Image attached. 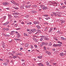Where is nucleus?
Returning <instances> with one entry per match:
<instances>
[{
    "label": "nucleus",
    "mask_w": 66,
    "mask_h": 66,
    "mask_svg": "<svg viewBox=\"0 0 66 66\" xmlns=\"http://www.w3.org/2000/svg\"><path fill=\"white\" fill-rule=\"evenodd\" d=\"M2 44L3 48H5V43H4V42H2Z\"/></svg>",
    "instance_id": "obj_1"
},
{
    "label": "nucleus",
    "mask_w": 66,
    "mask_h": 66,
    "mask_svg": "<svg viewBox=\"0 0 66 66\" xmlns=\"http://www.w3.org/2000/svg\"><path fill=\"white\" fill-rule=\"evenodd\" d=\"M31 31L32 32V33L33 32H35L36 31V30L35 28L32 29H30Z\"/></svg>",
    "instance_id": "obj_2"
},
{
    "label": "nucleus",
    "mask_w": 66,
    "mask_h": 66,
    "mask_svg": "<svg viewBox=\"0 0 66 66\" xmlns=\"http://www.w3.org/2000/svg\"><path fill=\"white\" fill-rule=\"evenodd\" d=\"M9 21H7L6 22H5V23H4L3 24V25H4V26H7V25L8 24H9Z\"/></svg>",
    "instance_id": "obj_3"
},
{
    "label": "nucleus",
    "mask_w": 66,
    "mask_h": 66,
    "mask_svg": "<svg viewBox=\"0 0 66 66\" xmlns=\"http://www.w3.org/2000/svg\"><path fill=\"white\" fill-rule=\"evenodd\" d=\"M16 33H17V35H18V36L17 38H19V37H20V35L19 34V33H18V32L17 31H16L15 32Z\"/></svg>",
    "instance_id": "obj_4"
},
{
    "label": "nucleus",
    "mask_w": 66,
    "mask_h": 66,
    "mask_svg": "<svg viewBox=\"0 0 66 66\" xmlns=\"http://www.w3.org/2000/svg\"><path fill=\"white\" fill-rule=\"evenodd\" d=\"M34 23L35 24H39V22L38 21H35L34 22Z\"/></svg>",
    "instance_id": "obj_5"
},
{
    "label": "nucleus",
    "mask_w": 66,
    "mask_h": 66,
    "mask_svg": "<svg viewBox=\"0 0 66 66\" xmlns=\"http://www.w3.org/2000/svg\"><path fill=\"white\" fill-rule=\"evenodd\" d=\"M41 38L40 39V41H42L43 40V38H45V36H41Z\"/></svg>",
    "instance_id": "obj_6"
},
{
    "label": "nucleus",
    "mask_w": 66,
    "mask_h": 66,
    "mask_svg": "<svg viewBox=\"0 0 66 66\" xmlns=\"http://www.w3.org/2000/svg\"><path fill=\"white\" fill-rule=\"evenodd\" d=\"M32 39L34 40V41H35V42L37 43L38 42V40H37L36 39V38H33Z\"/></svg>",
    "instance_id": "obj_7"
},
{
    "label": "nucleus",
    "mask_w": 66,
    "mask_h": 66,
    "mask_svg": "<svg viewBox=\"0 0 66 66\" xmlns=\"http://www.w3.org/2000/svg\"><path fill=\"white\" fill-rule=\"evenodd\" d=\"M49 2H51V3L52 4H56V3L55 2V1H54L53 2L50 1Z\"/></svg>",
    "instance_id": "obj_8"
},
{
    "label": "nucleus",
    "mask_w": 66,
    "mask_h": 66,
    "mask_svg": "<svg viewBox=\"0 0 66 66\" xmlns=\"http://www.w3.org/2000/svg\"><path fill=\"white\" fill-rule=\"evenodd\" d=\"M47 9H48V7H46L45 6H44L42 8L43 10H47Z\"/></svg>",
    "instance_id": "obj_9"
},
{
    "label": "nucleus",
    "mask_w": 66,
    "mask_h": 66,
    "mask_svg": "<svg viewBox=\"0 0 66 66\" xmlns=\"http://www.w3.org/2000/svg\"><path fill=\"white\" fill-rule=\"evenodd\" d=\"M38 65H39L38 66H44V65L42 64V63H40L37 64Z\"/></svg>",
    "instance_id": "obj_10"
},
{
    "label": "nucleus",
    "mask_w": 66,
    "mask_h": 66,
    "mask_svg": "<svg viewBox=\"0 0 66 66\" xmlns=\"http://www.w3.org/2000/svg\"><path fill=\"white\" fill-rule=\"evenodd\" d=\"M45 53H46L47 54H48V55H50L51 54V53L50 52L48 51H46L45 52Z\"/></svg>",
    "instance_id": "obj_11"
},
{
    "label": "nucleus",
    "mask_w": 66,
    "mask_h": 66,
    "mask_svg": "<svg viewBox=\"0 0 66 66\" xmlns=\"http://www.w3.org/2000/svg\"><path fill=\"white\" fill-rule=\"evenodd\" d=\"M14 4L15 5H17V6H19V4L17 3L16 2H14Z\"/></svg>",
    "instance_id": "obj_12"
},
{
    "label": "nucleus",
    "mask_w": 66,
    "mask_h": 66,
    "mask_svg": "<svg viewBox=\"0 0 66 66\" xmlns=\"http://www.w3.org/2000/svg\"><path fill=\"white\" fill-rule=\"evenodd\" d=\"M60 56H63L64 55V54L63 53H60Z\"/></svg>",
    "instance_id": "obj_13"
},
{
    "label": "nucleus",
    "mask_w": 66,
    "mask_h": 66,
    "mask_svg": "<svg viewBox=\"0 0 66 66\" xmlns=\"http://www.w3.org/2000/svg\"><path fill=\"white\" fill-rule=\"evenodd\" d=\"M19 14V13H13V15H18Z\"/></svg>",
    "instance_id": "obj_14"
},
{
    "label": "nucleus",
    "mask_w": 66,
    "mask_h": 66,
    "mask_svg": "<svg viewBox=\"0 0 66 66\" xmlns=\"http://www.w3.org/2000/svg\"><path fill=\"white\" fill-rule=\"evenodd\" d=\"M53 29V28H51L50 29V30L48 32H49V33H51V31H52V30Z\"/></svg>",
    "instance_id": "obj_15"
},
{
    "label": "nucleus",
    "mask_w": 66,
    "mask_h": 66,
    "mask_svg": "<svg viewBox=\"0 0 66 66\" xmlns=\"http://www.w3.org/2000/svg\"><path fill=\"white\" fill-rule=\"evenodd\" d=\"M20 8L21 9H24V6H20Z\"/></svg>",
    "instance_id": "obj_16"
},
{
    "label": "nucleus",
    "mask_w": 66,
    "mask_h": 66,
    "mask_svg": "<svg viewBox=\"0 0 66 66\" xmlns=\"http://www.w3.org/2000/svg\"><path fill=\"white\" fill-rule=\"evenodd\" d=\"M3 65H5V66H6L7 65H8V63H3Z\"/></svg>",
    "instance_id": "obj_17"
},
{
    "label": "nucleus",
    "mask_w": 66,
    "mask_h": 66,
    "mask_svg": "<svg viewBox=\"0 0 66 66\" xmlns=\"http://www.w3.org/2000/svg\"><path fill=\"white\" fill-rule=\"evenodd\" d=\"M13 8H14V9H15V10H18V8L17 7H15L14 6H13Z\"/></svg>",
    "instance_id": "obj_18"
},
{
    "label": "nucleus",
    "mask_w": 66,
    "mask_h": 66,
    "mask_svg": "<svg viewBox=\"0 0 66 66\" xmlns=\"http://www.w3.org/2000/svg\"><path fill=\"white\" fill-rule=\"evenodd\" d=\"M8 17L9 19H11V18H12V16H11V15H9Z\"/></svg>",
    "instance_id": "obj_19"
},
{
    "label": "nucleus",
    "mask_w": 66,
    "mask_h": 66,
    "mask_svg": "<svg viewBox=\"0 0 66 66\" xmlns=\"http://www.w3.org/2000/svg\"><path fill=\"white\" fill-rule=\"evenodd\" d=\"M28 46H29V44L26 43L25 44V47H28Z\"/></svg>",
    "instance_id": "obj_20"
},
{
    "label": "nucleus",
    "mask_w": 66,
    "mask_h": 66,
    "mask_svg": "<svg viewBox=\"0 0 66 66\" xmlns=\"http://www.w3.org/2000/svg\"><path fill=\"white\" fill-rule=\"evenodd\" d=\"M48 27H46L44 30L46 32V31H48Z\"/></svg>",
    "instance_id": "obj_21"
},
{
    "label": "nucleus",
    "mask_w": 66,
    "mask_h": 66,
    "mask_svg": "<svg viewBox=\"0 0 66 66\" xmlns=\"http://www.w3.org/2000/svg\"><path fill=\"white\" fill-rule=\"evenodd\" d=\"M44 39H45V40H49V38H46V37L45 36H44Z\"/></svg>",
    "instance_id": "obj_22"
},
{
    "label": "nucleus",
    "mask_w": 66,
    "mask_h": 66,
    "mask_svg": "<svg viewBox=\"0 0 66 66\" xmlns=\"http://www.w3.org/2000/svg\"><path fill=\"white\" fill-rule=\"evenodd\" d=\"M61 39H62V40H66V39L65 38H64L63 37H61Z\"/></svg>",
    "instance_id": "obj_23"
},
{
    "label": "nucleus",
    "mask_w": 66,
    "mask_h": 66,
    "mask_svg": "<svg viewBox=\"0 0 66 66\" xmlns=\"http://www.w3.org/2000/svg\"><path fill=\"white\" fill-rule=\"evenodd\" d=\"M24 36H29V35L28 34H27L26 33H24Z\"/></svg>",
    "instance_id": "obj_24"
},
{
    "label": "nucleus",
    "mask_w": 66,
    "mask_h": 66,
    "mask_svg": "<svg viewBox=\"0 0 66 66\" xmlns=\"http://www.w3.org/2000/svg\"><path fill=\"white\" fill-rule=\"evenodd\" d=\"M36 27H37V28H38V29H40V27L39 26L37 25L36 26Z\"/></svg>",
    "instance_id": "obj_25"
},
{
    "label": "nucleus",
    "mask_w": 66,
    "mask_h": 66,
    "mask_svg": "<svg viewBox=\"0 0 66 66\" xmlns=\"http://www.w3.org/2000/svg\"><path fill=\"white\" fill-rule=\"evenodd\" d=\"M22 54L21 53H18L17 54H16L17 55H22Z\"/></svg>",
    "instance_id": "obj_26"
},
{
    "label": "nucleus",
    "mask_w": 66,
    "mask_h": 66,
    "mask_svg": "<svg viewBox=\"0 0 66 66\" xmlns=\"http://www.w3.org/2000/svg\"><path fill=\"white\" fill-rule=\"evenodd\" d=\"M53 46V47H57V44H54Z\"/></svg>",
    "instance_id": "obj_27"
},
{
    "label": "nucleus",
    "mask_w": 66,
    "mask_h": 66,
    "mask_svg": "<svg viewBox=\"0 0 66 66\" xmlns=\"http://www.w3.org/2000/svg\"><path fill=\"white\" fill-rule=\"evenodd\" d=\"M61 20H62V21H61V23H64V22H65V20H60V21H61Z\"/></svg>",
    "instance_id": "obj_28"
},
{
    "label": "nucleus",
    "mask_w": 66,
    "mask_h": 66,
    "mask_svg": "<svg viewBox=\"0 0 66 66\" xmlns=\"http://www.w3.org/2000/svg\"><path fill=\"white\" fill-rule=\"evenodd\" d=\"M14 40H19V41H20V39H15Z\"/></svg>",
    "instance_id": "obj_29"
},
{
    "label": "nucleus",
    "mask_w": 66,
    "mask_h": 66,
    "mask_svg": "<svg viewBox=\"0 0 66 66\" xmlns=\"http://www.w3.org/2000/svg\"><path fill=\"white\" fill-rule=\"evenodd\" d=\"M16 58H17V57H16L15 56H13L12 57V59H16Z\"/></svg>",
    "instance_id": "obj_30"
},
{
    "label": "nucleus",
    "mask_w": 66,
    "mask_h": 66,
    "mask_svg": "<svg viewBox=\"0 0 66 66\" xmlns=\"http://www.w3.org/2000/svg\"><path fill=\"white\" fill-rule=\"evenodd\" d=\"M45 6L43 5H41V8H42V9H43V8L44 7V6Z\"/></svg>",
    "instance_id": "obj_31"
},
{
    "label": "nucleus",
    "mask_w": 66,
    "mask_h": 66,
    "mask_svg": "<svg viewBox=\"0 0 66 66\" xmlns=\"http://www.w3.org/2000/svg\"><path fill=\"white\" fill-rule=\"evenodd\" d=\"M37 31H38V32L39 33H41V31H40V30L39 29H38L37 30Z\"/></svg>",
    "instance_id": "obj_32"
},
{
    "label": "nucleus",
    "mask_w": 66,
    "mask_h": 66,
    "mask_svg": "<svg viewBox=\"0 0 66 66\" xmlns=\"http://www.w3.org/2000/svg\"><path fill=\"white\" fill-rule=\"evenodd\" d=\"M6 37H9V36H10V35H5Z\"/></svg>",
    "instance_id": "obj_33"
},
{
    "label": "nucleus",
    "mask_w": 66,
    "mask_h": 66,
    "mask_svg": "<svg viewBox=\"0 0 66 66\" xmlns=\"http://www.w3.org/2000/svg\"><path fill=\"white\" fill-rule=\"evenodd\" d=\"M48 46H52V43H50L48 44Z\"/></svg>",
    "instance_id": "obj_34"
},
{
    "label": "nucleus",
    "mask_w": 66,
    "mask_h": 66,
    "mask_svg": "<svg viewBox=\"0 0 66 66\" xmlns=\"http://www.w3.org/2000/svg\"><path fill=\"white\" fill-rule=\"evenodd\" d=\"M42 56H38V58H39V59H42Z\"/></svg>",
    "instance_id": "obj_35"
},
{
    "label": "nucleus",
    "mask_w": 66,
    "mask_h": 66,
    "mask_svg": "<svg viewBox=\"0 0 66 66\" xmlns=\"http://www.w3.org/2000/svg\"><path fill=\"white\" fill-rule=\"evenodd\" d=\"M53 14H54V15L55 16H57L56 13L55 12H53Z\"/></svg>",
    "instance_id": "obj_36"
},
{
    "label": "nucleus",
    "mask_w": 66,
    "mask_h": 66,
    "mask_svg": "<svg viewBox=\"0 0 66 66\" xmlns=\"http://www.w3.org/2000/svg\"><path fill=\"white\" fill-rule=\"evenodd\" d=\"M3 4L4 5H6V2H4L3 3Z\"/></svg>",
    "instance_id": "obj_37"
},
{
    "label": "nucleus",
    "mask_w": 66,
    "mask_h": 66,
    "mask_svg": "<svg viewBox=\"0 0 66 66\" xmlns=\"http://www.w3.org/2000/svg\"><path fill=\"white\" fill-rule=\"evenodd\" d=\"M32 24V22H29L27 23V24Z\"/></svg>",
    "instance_id": "obj_38"
},
{
    "label": "nucleus",
    "mask_w": 66,
    "mask_h": 66,
    "mask_svg": "<svg viewBox=\"0 0 66 66\" xmlns=\"http://www.w3.org/2000/svg\"><path fill=\"white\" fill-rule=\"evenodd\" d=\"M44 16H45V17H48V15L47 14H44L43 15Z\"/></svg>",
    "instance_id": "obj_39"
},
{
    "label": "nucleus",
    "mask_w": 66,
    "mask_h": 66,
    "mask_svg": "<svg viewBox=\"0 0 66 66\" xmlns=\"http://www.w3.org/2000/svg\"><path fill=\"white\" fill-rule=\"evenodd\" d=\"M29 17V15H27L26 16H25V17H26V18H28Z\"/></svg>",
    "instance_id": "obj_40"
},
{
    "label": "nucleus",
    "mask_w": 66,
    "mask_h": 66,
    "mask_svg": "<svg viewBox=\"0 0 66 66\" xmlns=\"http://www.w3.org/2000/svg\"><path fill=\"white\" fill-rule=\"evenodd\" d=\"M53 38H54V39H55V40L57 41V40H58V39H57L56 38L54 37Z\"/></svg>",
    "instance_id": "obj_41"
},
{
    "label": "nucleus",
    "mask_w": 66,
    "mask_h": 66,
    "mask_svg": "<svg viewBox=\"0 0 66 66\" xmlns=\"http://www.w3.org/2000/svg\"><path fill=\"white\" fill-rule=\"evenodd\" d=\"M46 64L47 65H49V62H46Z\"/></svg>",
    "instance_id": "obj_42"
},
{
    "label": "nucleus",
    "mask_w": 66,
    "mask_h": 66,
    "mask_svg": "<svg viewBox=\"0 0 66 66\" xmlns=\"http://www.w3.org/2000/svg\"><path fill=\"white\" fill-rule=\"evenodd\" d=\"M57 42L58 43H60V44H62V43L60 42V41H58Z\"/></svg>",
    "instance_id": "obj_43"
},
{
    "label": "nucleus",
    "mask_w": 66,
    "mask_h": 66,
    "mask_svg": "<svg viewBox=\"0 0 66 66\" xmlns=\"http://www.w3.org/2000/svg\"><path fill=\"white\" fill-rule=\"evenodd\" d=\"M33 38H35V37H36V38H37V37L36 36H33Z\"/></svg>",
    "instance_id": "obj_44"
},
{
    "label": "nucleus",
    "mask_w": 66,
    "mask_h": 66,
    "mask_svg": "<svg viewBox=\"0 0 66 66\" xmlns=\"http://www.w3.org/2000/svg\"><path fill=\"white\" fill-rule=\"evenodd\" d=\"M57 15L59 17H61V15L60 14H57Z\"/></svg>",
    "instance_id": "obj_45"
},
{
    "label": "nucleus",
    "mask_w": 66,
    "mask_h": 66,
    "mask_svg": "<svg viewBox=\"0 0 66 66\" xmlns=\"http://www.w3.org/2000/svg\"><path fill=\"white\" fill-rule=\"evenodd\" d=\"M20 29H21V28H18L16 29V30H20Z\"/></svg>",
    "instance_id": "obj_46"
},
{
    "label": "nucleus",
    "mask_w": 66,
    "mask_h": 66,
    "mask_svg": "<svg viewBox=\"0 0 66 66\" xmlns=\"http://www.w3.org/2000/svg\"><path fill=\"white\" fill-rule=\"evenodd\" d=\"M9 29L8 28H6V31H9Z\"/></svg>",
    "instance_id": "obj_47"
},
{
    "label": "nucleus",
    "mask_w": 66,
    "mask_h": 66,
    "mask_svg": "<svg viewBox=\"0 0 66 66\" xmlns=\"http://www.w3.org/2000/svg\"><path fill=\"white\" fill-rule=\"evenodd\" d=\"M62 46V45H61V44H57V46Z\"/></svg>",
    "instance_id": "obj_48"
},
{
    "label": "nucleus",
    "mask_w": 66,
    "mask_h": 66,
    "mask_svg": "<svg viewBox=\"0 0 66 66\" xmlns=\"http://www.w3.org/2000/svg\"><path fill=\"white\" fill-rule=\"evenodd\" d=\"M12 53H13V54H15V53H16V52L15 51H13L12 52Z\"/></svg>",
    "instance_id": "obj_49"
},
{
    "label": "nucleus",
    "mask_w": 66,
    "mask_h": 66,
    "mask_svg": "<svg viewBox=\"0 0 66 66\" xmlns=\"http://www.w3.org/2000/svg\"><path fill=\"white\" fill-rule=\"evenodd\" d=\"M54 30H57V28H56L54 27Z\"/></svg>",
    "instance_id": "obj_50"
},
{
    "label": "nucleus",
    "mask_w": 66,
    "mask_h": 66,
    "mask_svg": "<svg viewBox=\"0 0 66 66\" xmlns=\"http://www.w3.org/2000/svg\"><path fill=\"white\" fill-rule=\"evenodd\" d=\"M45 43L44 42H43L42 43V45H45Z\"/></svg>",
    "instance_id": "obj_51"
},
{
    "label": "nucleus",
    "mask_w": 66,
    "mask_h": 66,
    "mask_svg": "<svg viewBox=\"0 0 66 66\" xmlns=\"http://www.w3.org/2000/svg\"><path fill=\"white\" fill-rule=\"evenodd\" d=\"M6 5H8V4H9V3L8 2H6Z\"/></svg>",
    "instance_id": "obj_52"
},
{
    "label": "nucleus",
    "mask_w": 66,
    "mask_h": 66,
    "mask_svg": "<svg viewBox=\"0 0 66 66\" xmlns=\"http://www.w3.org/2000/svg\"><path fill=\"white\" fill-rule=\"evenodd\" d=\"M31 13H35V12L34 11H31Z\"/></svg>",
    "instance_id": "obj_53"
},
{
    "label": "nucleus",
    "mask_w": 66,
    "mask_h": 66,
    "mask_svg": "<svg viewBox=\"0 0 66 66\" xmlns=\"http://www.w3.org/2000/svg\"><path fill=\"white\" fill-rule=\"evenodd\" d=\"M9 59H13V57H12V56H10L9 57Z\"/></svg>",
    "instance_id": "obj_54"
},
{
    "label": "nucleus",
    "mask_w": 66,
    "mask_h": 66,
    "mask_svg": "<svg viewBox=\"0 0 66 66\" xmlns=\"http://www.w3.org/2000/svg\"><path fill=\"white\" fill-rule=\"evenodd\" d=\"M31 49H33V46L32 45H31Z\"/></svg>",
    "instance_id": "obj_55"
},
{
    "label": "nucleus",
    "mask_w": 66,
    "mask_h": 66,
    "mask_svg": "<svg viewBox=\"0 0 66 66\" xmlns=\"http://www.w3.org/2000/svg\"><path fill=\"white\" fill-rule=\"evenodd\" d=\"M12 1V3H13V4H14V2H15L13 1Z\"/></svg>",
    "instance_id": "obj_56"
},
{
    "label": "nucleus",
    "mask_w": 66,
    "mask_h": 66,
    "mask_svg": "<svg viewBox=\"0 0 66 66\" xmlns=\"http://www.w3.org/2000/svg\"><path fill=\"white\" fill-rule=\"evenodd\" d=\"M35 48H37V45H35Z\"/></svg>",
    "instance_id": "obj_57"
},
{
    "label": "nucleus",
    "mask_w": 66,
    "mask_h": 66,
    "mask_svg": "<svg viewBox=\"0 0 66 66\" xmlns=\"http://www.w3.org/2000/svg\"><path fill=\"white\" fill-rule=\"evenodd\" d=\"M66 7V6H63L62 7V8H63V9H64V8H65V7Z\"/></svg>",
    "instance_id": "obj_58"
},
{
    "label": "nucleus",
    "mask_w": 66,
    "mask_h": 66,
    "mask_svg": "<svg viewBox=\"0 0 66 66\" xmlns=\"http://www.w3.org/2000/svg\"><path fill=\"white\" fill-rule=\"evenodd\" d=\"M37 5H34V7H37Z\"/></svg>",
    "instance_id": "obj_59"
},
{
    "label": "nucleus",
    "mask_w": 66,
    "mask_h": 66,
    "mask_svg": "<svg viewBox=\"0 0 66 66\" xmlns=\"http://www.w3.org/2000/svg\"><path fill=\"white\" fill-rule=\"evenodd\" d=\"M39 33L38 32H37L36 33H35V34H39Z\"/></svg>",
    "instance_id": "obj_60"
},
{
    "label": "nucleus",
    "mask_w": 66,
    "mask_h": 66,
    "mask_svg": "<svg viewBox=\"0 0 66 66\" xmlns=\"http://www.w3.org/2000/svg\"><path fill=\"white\" fill-rule=\"evenodd\" d=\"M57 32L59 33V34H62V33L60 32V31H58Z\"/></svg>",
    "instance_id": "obj_61"
},
{
    "label": "nucleus",
    "mask_w": 66,
    "mask_h": 66,
    "mask_svg": "<svg viewBox=\"0 0 66 66\" xmlns=\"http://www.w3.org/2000/svg\"><path fill=\"white\" fill-rule=\"evenodd\" d=\"M6 62H7L8 63H9V60L8 59L6 60Z\"/></svg>",
    "instance_id": "obj_62"
},
{
    "label": "nucleus",
    "mask_w": 66,
    "mask_h": 66,
    "mask_svg": "<svg viewBox=\"0 0 66 66\" xmlns=\"http://www.w3.org/2000/svg\"><path fill=\"white\" fill-rule=\"evenodd\" d=\"M18 25L17 24H15L14 26L16 27H17V26Z\"/></svg>",
    "instance_id": "obj_63"
},
{
    "label": "nucleus",
    "mask_w": 66,
    "mask_h": 66,
    "mask_svg": "<svg viewBox=\"0 0 66 66\" xmlns=\"http://www.w3.org/2000/svg\"><path fill=\"white\" fill-rule=\"evenodd\" d=\"M49 19V17H47L46 18V20H48V19Z\"/></svg>",
    "instance_id": "obj_64"
}]
</instances>
